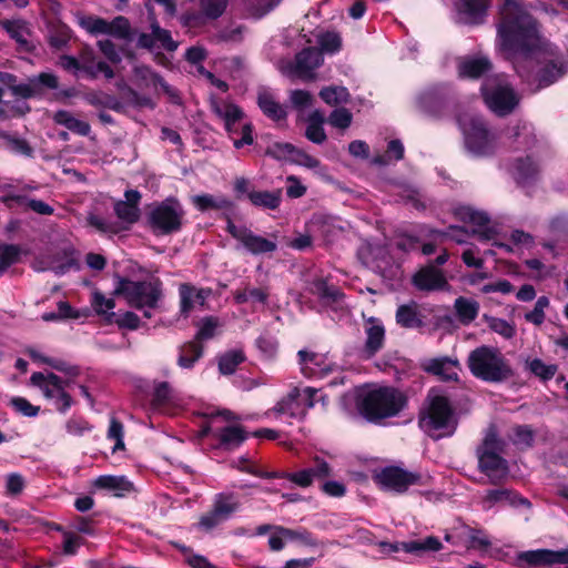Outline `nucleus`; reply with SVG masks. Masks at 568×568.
I'll return each mask as SVG.
<instances>
[{
    "label": "nucleus",
    "mask_w": 568,
    "mask_h": 568,
    "mask_svg": "<svg viewBox=\"0 0 568 568\" xmlns=\"http://www.w3.org/2000/svg\"><path fill=\"white\" fill-rule=\"evenodd\" d=\"M301 372L308 378H324L339 371L327 355L301 349L297 353Z\"/></svg>",
    "instance_id": "dca6fc26"
},
{
    "label": "nucleus",
    "mask_w": 568,
    "mask_h": 568,
    "mask_svg": "<svg viewBox=\"0 0 568 568\" xmlns=\"http://www.w3.org/2000/svg\"><path fill=\"white\" fill-rule=\"evenodd\" d=\"M79 24L91 36H110L119 40H130L132 28L130 21L122 16L108 21L97 16H85L79 19Z\"/></svg>",
    "instance_id": "2eb2a0df"
},
{
    "label": "nucleus",
    "mask_w": 568,
    "mask_h": 568,
    "mask_svg": "<svg viewBox=\"0 0 568 568\" xmlns=\"http://www.w3.org/2000/svg\"><path fill=\"white\" fill-rule=\"evenodd\" d=\"M124 197L125 200L115 203L114 211L121 221L133 224L140 217L139 203L141 194L135 190H129L125 192Z\"/></svg>",
    "instance_id": "a878e982"
},
{
    "label": "nucleus",
    "mask_w": 568,
    "mask_h": 568,
    "mask_svg": "<svg viewBox=\"0 0 568 568\" xmlns=\"http://www.w3.org/2000/svg\"><path fill=\"white\" fill-rule=\"evenodd\" d=\"M296 148L291 143L275 142L267 146L266 155L278 161L292 162Z\"/></svg>",
    "instance_id": "603ef678"
},
{
    "label": "nucleus",
    "mask_w": 568,
    "mask_h": 568,
    "mask_svg": "<svg viewBox=\"0 0 568 568\" xmlns=\"http://www.w3.org/2000/svg\"><path fill=\"white\" fill-rule=\"evenodd\" d=\"M515 445L520 447H529L534 440V432L529 426H516L510 436Z\"/></svg>",
    "instance_id": "338daca9"
},
{
    "label": "nucleus",
    "mask_w": 568,
    "mask_h": 568,
    "mask_svg": "<svg viewBox=\"0 0 568 568\" xmlns=\"http://www.w3.org/2000/svg\"><path fill=\"white\" fill-rule=\"evenodd\" d=\"M256 346L265 358H273L277 353V341L275 337L265 334L256 339Z\"/></svg>",
    "instance_id": "69168bd1"
},
{
    "label": "nucleus",
    "mask_w": 568,
    "mask_h": 568,
    "mask_svg": "<svg viewBox=\"0 0 568 568\" xmlns=\"http://www.w3.org/2000/svg\"><path fill=\"white\" fill-rule=\"evenodd\" d=\"M413 281L417 288L425 291L439 290L447 284L443 272L434 265L419 270Z\"/></svg>",
    "instance_id": "cd10ccee"
},
{
    "label": "nucleus",
    "mask_w": 568,
    "mask_h": 568,
    "mask_svg": "<svg viewBox=\"0 0 568 568\" xmlns=\"http://www.w3.org/2000/svg\"><path fill=\"white\" fill-rule=\"evenodd\" d=\"M467 365L476 378L488 383H501L514 374L503 353L494 346L483 345L471 351Z\"/></svg>",
    "instance_id": "39448f33"
},
{
    "label": "nucleus",
    "mask_w": 568,
    "mask_h": 568,
    "mask_svg": "<svg viewBox=\"0 0 568 568\" xmlns=\"http://www.w3.org/2000/svg\"><path fill=\"white\" fill-rule=\"evenodd\" d=\"M244 359L245 355L242 349L234 348L226 351L219 357V371L223 375H231Z\"/></svg>",
    "instance_id": "c03bdc74"
},
{
    "label": "nucleus",
    "mask_w": 568,
    "mask_h": 568,
    "mask_svg": "<svg viewBox=\"0 0 568 568\" xmlns=\"http://www.w3.org/2000/svg\"><path fill=\"white\" fill-rule=\"evenodd\" d=\"M288 541H297L304 545L311 544L310 535L305 531L292 530L276 526L268 538V546L272 550L278 551Z\"/></svg>",
    "instance_id": "bb28decb"
},
{
    "label": "nucleus",
    "mask_w": 568,
    "mask_h": 568,
    "mask_svg": "<svg viewBox=\"0 0 568 568\" xmlns=\"http://www.w3.org/2000/svg\"><path fill=\"white\" fill-rule=\"evenodd\" d=\"M404 155V145L399 140H392L387 145L385 154L373 158V163L377 165H388L393 161H398Z\"/></svg>",
    "instance_id": "09e8293b"
},
{
    "label": "nucleus",
    "mask_w": 568,
    "mask_h": 568,
    "mask_svg": "<svg viewBox=\"0 0 568 568\" xmlns=\"http://www.w3.org/2000/svg\"><path fill=\"white\" fill-rule=\"evenodd\" d=\"M2 26L17 42H27L28 27L23 20H7L2 22Z\"/></svg>",
    "instance_id": "4d7b16f0"
},
{
    "label": "nucleus",
    "mask_w": 568,
    "mask_h": 568,
    "mask_svg": "<svg viewBox=\"0 0 568 568\" xmlns=\"http://www.w3.org/2000/svg\"><path fill=\"white\" fill-rule=\"evenodd\" d=\"M192 203L200 211L229 209L232 205L225 196L212 194L194 195Z\"/></svg>",
    "instance_id": "79ce46f5"
},
{
    "label": "nucleus",
    "mask_w": 568,
    "mask_h": 568,
    "mask_svg": "<svg viewBox=\"0 0 568 568\" xmlns=\"http://www.w3.org/2000/svg\"><path fill=\"white\" fill-rule=\"evenodd\" d=\"M320 97L329 105L343 104L348 101L349 93L345 87H326L321 90Z\"/></svg>",
    "instance_id": "8fccbe9b"
},
{
    "label": "nucleus",
    "mask_w": 568,
    "mask_h": 568,
    "mask_svg": "<svg viewBox=\"0 0 568 568\" xmlns=\"http://www.w3.org/2000/svg\"><path fill=\"white\" fill-rule=\"evenodd\" d=\"M173 399V390L165 382L156 383L153 392V405L161 408L170 404Z\"/></svg>",
    "instance_id": "bf43d9fd"
},
{
    "label": "nucleus",
    "mask_w": 568,
    "mask_h": 568,
    "mask_svg": "<svg viewBox=\"0 0 568 568\" xmlns=\"http://www.w3.org/2000/svg\"><path fill=\"white\" fill-rule=\"evenodd\" d=\"M518 559L529 566L568 565V548L560 550L536 549L519 554Z\"/></svg>",
    "instance_id": "412c9836"
},
{
    "label": "nucleus",
    "mask_w": 568,
    "mask_h": 568,
    "mask_svg": "<svg viewBox=\"0 0 568 568\" xmlns=\"http://www.w3.org/2000/svg\"><path fill=\"white\" fill-rule=\"evenodd\" d=\"M20 248L17 245L8 244L0 246V276L14 263L18 262Z\"/></svg>",
    "instance_id": "6e6d98bb"
},
{
    "label": "nucleus",
    "mask_w": 568,
    "mask_h": 568,
    "mask_svg": "<svg viewBox=\"0 0 568 568\" xmlns=\"http://www.w3.org/2000/svg\"><path fill=\"white\" fill-rule=\"evenodd\" d=\"M211 108L223 120L225 130L236 149L253 143L252 124L242 122L244 113L236 104L225 99L212 98Z\"/></svg>",
    "instance_id": "9d476101"
},
{
    "label": "nucleus",
    "mask_w": 568,
    "mask_h": 568,
    "mask_svg": "<svg viewBox=\"0 0 568 568\" xmlns=\"http://www.w3.org/2000/svg\"><path fill=\"white\" fill-rule=\"evenodd\" d=\"M454 307L459 322L465 325L470 324L479 313V303L463 296L456 298Z\"/></svg>",
    "instance_id": "4c0bfd02"
},
{
    "label": "nucleus",
    "mask_w": 568,
    "mask_h": 568,
    "mask_svg": "<svg viewBox=\"0 0 568 568\" xmlns=\"http://www.w3.org/2000/svg\"><path fill=\"white\" fill-rule=\"evenodd\" d=\"M281 194L282 192L280 190L277 191H257V192H250L248 199L251 203L255 206L274 210L278 207L281 204Z\"/></svg>",
    "instance_id": "a18cd8bd"
},
{
    "label": "nucleus",
    "mask_w": 568,
    "mask_h": 568,
    "mask_svg": "<svg viewBox=\"0 0 568 568\" xmlns=\"http://www.w3.org/2000/svg\"><path fill=\"white\" fill-rule=\"evenodd\" d=\"M489 6V0H457L458 19L464 23L479 24L484 21Z\"/></svg>",
    "instance_id": "5701e85b"
},
{
    "label": "nucleus",
    "mask_w": 568,
    "mask_h": 568,
    "mask_svg": "<svg viewBox=\"0 0 568 568\" xmlns=\"http://www.w3.org/2000/svg\"><path fill=\"white\" fill-rule=\"evenodd\" d=\"M184 211L174 199L155 204L149 212V223L156 234H170L180 230Z\"/></svg>",
    "instance_id": "4468645a"
},
{
    "label": "nucleus",
    "mask_w": 568,
    "mask_h": 568,
    "mask_svg": "<svg viewBox=\"0 0 568 568\" xmlns=\"http://www.w3.org/2000/svg\"><path fill=\"white\" fill-rule=\"evenodd\" d=\"M257 103L262 112L273 121H281L286 118L285 108L277 102L270 90L262 89L258 91Z\"/></svg>",
    "instance_id": "2f4dec72"
},
{
    "label": "nucleus",
    "mask_w": 568,
    "mask_h": 568,
    "mask_svg": "<svg viewBox=\"0 0 568 568\" xmlns=\"http://www.w3.org/2000/svg\"><path fill=\"white\" fill-rule=\"evenodd\" d=\"M323 62L322 52L315 48L302 50L296 55V73L300 78L308 80L312 72Z\"/></svg>",
    "instance_id": "c85d7f7f"
},
{
    "label": "nucleus",
    "mask_w": 568,
    "mask_h": 568,
    "mask_svg": "<svg viewBox=\"0 0 568 568\" xmlns=\"http://www.w3.org/2000/svg\"><path fill=\"white\" fill-rule=\"evenodd\" d=\"M227 230L251 254L258 255L270 253L277 247L275 241L260 236L244 226H236L232 222H229Z\"/></svg>",
    "instance_id": "a211bd4d"
},
{
    "label": "nucleus",
    "mask_w": 568,
    "mask_h": 568,
    "mask_svg": "<svg viewBox=\"0 0 568 568\" xmlns=\"http://www.w3.org/2000/svg\"><path fill=\"white\" fill-rule=\"evenodd\" d=\"M317 42L320 44L321 51L327 53L337 52L342 45V40L338 33L331 31L318 34Z\"/></svg>",
    "instance_id": "13d9d810"
},
{
    "label": "nucleus",
    "mask_w": 568,
    "mask_h": 568,
    "mask_svg": "<svg viewBox=\"0 0 568 568\" xmlns=\"http://www.w3.org/2000/svg\"><path fill=\"white\" fill-rule=\"evenodd\" d=\"M203 346L197 341H192L180 348L178 365L182 368L190 369L202 357Z\"/></svg>",
    "instance_id": "ea45409f"
},
{
    "label": "nucleus",
    "mask_w": 568,
    "mask_h": 568,
    "mask_svg": "<svg viewBox=\"0 0 568 568\" xmlns=\"http://www.w3.org/2000/svg\"><path fill=\"white\" fill-rule=\"evenodd\" d=\"M181 298V312L187 316L192 311L204 306L205 301L211 295L209 288H196L190 284H182L179 288Z\"/></svg>",
    "instance_id": "393cba45"
},
{
    "label": "nucleus",
    "mask_w": 568,
    "mask_h": 568,
    "mask_svg": "<svg viewBox=\"0 0 568 568\" xmlns=\"http://www.w3.org/2000/svg\"><path fill=\"white\" fill-rule=\"evenodd\" d=\"M151 30L153 31L155 48H162L168 51H175L178 49V42L171 37L170 31L160 28L154 21L151 23Z\"/></svg>",
    "instance_id": "3c124183"
},
{
    "label": "nucleus",
    "mask_w": 568,
    "mask_h": 568,
    "mask_svg": "<svg viewBox=\"0 0 568 568\" xmlns=\"http://www.w3.org/2000/svg\"><path fill=\"white\" fill-rule=\"evenodd\" d=\"M116 292L122 294L126 302L139 310H143L146 318L152 317V311L158 307L161 298V283L159 281H121Z\"/></svg>",
    "instance_id": "9b49d317"
},
{
    "label": "nucleus",
    "mask_w": 568,
    "mask_h": 568,
    "mask_svg": "<svg viewBox=\"0 0 568 568\" xmlns=\"http://www.w3.org/2000/svg\"><path fill=\"white\" fill-rule=\"evenodd\" d=\"M457 68L459 77L477 79L490 70L491 63L486 57H467L459 60Z\"/></svg>",
    "instance_id": "c756f323"
},
{
    "label": "nucleus",
    "mask_w": 568,
    "mask_h": 568,
    "mask_svg": "<svg viewBox=\"0 0 568 568\" xmlns=\"http://www.w3.org/2000/svg\"><path fill=\"white\" fill-rule=\"evenodd\" d=\"M422 428L434 438L454 434L457 427L456 413L449 399L437 390H430L427 406L420 417Z\"/></svg>",
    "instance_id": "20e7f679"
},
{
    "label": "nucleus",
    "mask_w": 568,
    "mask_h": 568,
    "mask_svg": "<svg viewBox=\"0 0 568 568\" xmlns=\"http://www.w3.org/2000/svg\"><path fill=\"white\" fill-rule=\"evenodd\" d=\"M481 94L487 108L498 116L511 113L520 102L519 93L504 74L487 78L481 85Z\"/></svg>",
    "instance_id": "6e6552de"
},
{
    "label": "nucleus",
    "mask_w": 568,
    "mask_h": 568,
    "mask_svg": "<svg viewBox=\"0 0 568 568\" xmlns=\"http://www.w3.org/2000/svg\"><path fill=\"white\" fill-rule=\"evenodd\" d=\"M459 126L463 131L467 150L477 156L494 154L500 145V136L490 131L480 116H460Z\"/></svg>",
    "instance_id": "1a4fd4ad"
},
{
    "label": "nucleus",
    "mask_w": 568,
    "mask_h": 568,
    "mask_svg": "<svg viewBox=\"0 0 568 568\" xmlns=\"http://www.w3.org/2000/svg\"><path fill=\"white\" fill-rule=\"evenodd\" d=\"M270 292L267 287H253L245 286L243 290H239L234 293L236 303H254L265 305L268 298Z\"/></svg>",
    "instance_id": "a19ab883"
},
{
    "label": "nucleus",
    "mask_w": 568,
    "mask_h": 568,
    "mask_svg": "<svg viewBox=\"0 0 568 568\" xmlns=\"http://www.w3.org/2000/svg\"><path fill=\"white\" fill-rule=\"evenodd\" d=\"M352 113L344 109H335L328 116V123L337 129H347L352 123Z\"/></svg>",
    "instance_id": "774afa93"
},
{
    "label": "nucleus",
    "mask_w": 568,
    "mask_h": 568,
    "mask_svg": "<svg viewBox=\"0 0 568 568\" xmlns=\"http://www.w3.org/2000/svg\"><path fill=\"white\" fill-rule=\"evenodd\" d=\"M497 24V49L532 91L546 88L568 71V58L539 31L537 21L517 0H505Z\"/></svg>",
    "instance_id": "f257e3e1"
},
{
    "label": "nucleus",
    "mask_w": 568,
    "mask_h": 568,
    "mask_svg": "<svg viewBox=\"0 0 568 568\" xmlns=\"http://www.w3.org/2000/svg\"><path fill=\"white\" fill-rule=\"evenodd\" d=\"M455 215L460 221L471 225L473 232L483 240H490L494 235V229L490 225V219L484 211L476 210L470 205H460L455 209Z\"/></svg>",
    "instance_id": "aec40b11"
},
{
    "label": "nucleus",
    "mask_w": 568,
    "mask_h": 568,
    "mask_svg": "<svg viewBox=\"0 0 568 568\" xmlns=\"http://www.w3.org/2000/svg\"><path fill=\"white\" fill-rule=\"evenodd\" d=\"M402 549L405 552L420 555L429 551H438L442 549V542L438 538L429 536L422 540H410L402 542Z\"/></svg>",
    "instance_id": "37998d69"
},
{
    "label": "nucleus",
    "mask_w": 568,
    "mask_h": 568,
    "mask_svg": "<svg viewBox=\"0 0 568 568\" xmlns=\"http://www.w3.org/2000/svg\"><path fill=\"white\" fill-rule=\"evenodd\" d=\"M58 78L51 72H42L39 75L29 78L27 82L13 87V93L22 98H32L41 94L42 89H57Z\"/></svg>",
    "instance_id": "4be33fe9"
},
{
    "label": "nucleus",
    "mask_w": 568,
    "mask_h": 568,
    "mask_svg": "<svg viewBox=\"0 0 568 568\" xmlns=\"http://www.w3.org/2000/svg\"><path fill=\"white\" fill-rule=\"evenodd\" d=\"M549 306V300L540 296L531 312L525 314V320L534 325H541L545 321V310Z\"/></svg>",
    "instance_id": "680f3d73"
},
{
    "label": "nucleus",
    "mask_w": 568,
    "mask_h": 568,
    "mask_svg": "<svg viewBox=\"0 0 568 568\" xmlns=\"http://www.w3.org/2000/svg\"><path fill=\"white\" fill-rule=\"evenodd\" d=\"M481 501L486 509H489L497 504H508L513 507L524 506L528 509L531 507V504L527 498L520 496L515 490L507 488L487 490L483 496Z\"/></svg>",
    "instance_id": "b1692460"
},
{
    "label": "nucleus",
    "mask_w": 568,
    "mask_h": 568,
    "mask_svg": "<svg viewBox=\"0 0 568 568\" xmlns=\"http://www.w3.org/2000/svg\"><path fill=\"white\" fill-rule=\"evenodd\" d=\"M53 120L57 124L67 128L78 135L85 136L90 133L91 130L90 124L87 121L77 118L71 112L65 110L55 112Z\"/></svg>",
    "instance_id": "f704fd0d"
},
{
    "label": "nucleus",
    "mask_w": 568,
    "mask_h": 568,
    "mask_svg": "<svg viewBox=\"0 0 568 568\" xmlns=\"http://www.w3.org/2000/svg\"><path fill=\"white\" fill-rule=\"evenodd\" d=\"M67 374L65 379L51 372L33 373L30 378L31 384L38 387L45 398L52 400L61 413H65L73 404L70 390L75 385L78 369L71 368Z\"/></svg>",
    "instance_id": "0eeeda50"
},
{
    "label": "nucleus",
    "mask_w": 568,
    "mask_h": 568,
    "mask_svg": "<svg viewBox=\"0 0 568 568\" xmlns=\"http://www.w3.org/2000/svg\"><path fill=\"white\" fill-rule=\"evenodd\" d=\"M358 412L369 422H379L398 415L406 406V396L389 386L366 385L352 393Z\"/></svg>",
    "instance_id": "7ed1b4c3"
},
{
    "label": "nucleus",
    "mask_w": 568,
    "mask_h": 568,
    "mask_svg": "<svg viewBox=\"0 0 568 568\" xmlns=\"http://www.w3.org/2000/svg\"><path fill=\"white\" fill-rule=\"evenodd\" d=\"M305 470L310 471V476L313 481L316 479H324L332 474V467L322 457H314L312 466L305 468Z\"/></svg>",
    "instance_id": "0e129e2a"
},
{
    "label": "nucleus",
    "mask_w": 568,
    "mask_h": 568,
    "mask_svg": "<svg viewBox=\"0 0 568 568\" xmlns=\"http://www.w3.org/2000/svg\"><path fill=\"white\" fill-rule=\"evenodd\" d=\"M324 122V115L318 110L313 111L308 115L305 135L313 143L322 144L326 140V133L323 128Z\"/></svg>",
    "instance_id": "58836bf2"
},
{
    "label": "nucleus",
    "mask_w": 568,
    "mask_h": 568,
    "mask_svg": "<svg viewBox=\"0 0 568 568\" xmlns=\"http://www.w3.org/2000/svg\"><path fill=\"white\" fill-rule=\"evenodd\" d=\"M426 369L443 379L453 381L458 377L459 364L450 358H435L428 362Z\"/></svg>",
    "instance_id": "c9c22d12"
},
{
    "label": "nucleus",
    "mask_w": 568,
    "mask_h": 568,
    "mask_svg": "<svg viewBox=\"0 0 568 568\" xmlns=\"http://www.w3.org/2000/svg\"><path fill=\"white\" fill-rule=\"evenodd\" d=\"M396 321L400 326L413 328L420 325V320L414 306L402 305L396 313Z\"/></svg>",
    "instance_id": "5fc2aeb1"
},
{
    "label": "nucleus",
    "mask_w": 568,
    "mask_h": 568,
    "mask_svg": "<svg viewBox=\"0 0 568 568\" xmlns=\"http://www.w3.org/2000/svg\"><path fill=\"white\" fill-rule=\"evenodd\" d=\"M363 329L365 334V343L362 348V357L368 359L375 356L384 347L386 331L383 322L376 317L365 318Z\"/></svg>",
    "instance_id": "6ab92c4d"
},
{
    "label": "nucleus",
    "mask_w": 568,
    "mask_h": 568,
    "mask_svg": "<svg viewBox=\"0 0 568 568\" xmlns=\"http://www.w3.org/2000/svg\"><path fill=\"white\" fill-rule=\"evenodd\" d=\"M133 81L145 88H153L158 90L161 88L165 93L173 95L171 88L162 80V78L154 73L149 67L134 65L133 68Z\"/></svg>",
    "instance_id": "7c9ffc66"
},
{
    "label": "nucleus",
    "mask_w": 568,
    "mask_h": 568,
    "mask_svg": "<svg viewBox=\"0 0 568 568\" xmlns=\"http://www.w3.org/2000/svg\"><path fill=\"white\" fill-rule=\"evenodd\" d=\"M83 71H85L91 77H98L99 74H103L106 79H112L114 77V72L111 67L104 61H88L83 57Z\"/></svg>",
    "instance_id": "e2e57ef3"
},
{
    "label": "nucleus",
    "mask_w": 568,
    "mask_h": 568,
    "mask_svg": "<svg viewBox=\"0 0 568 568\" xmlns=\"http://www.w3.org/2000/svg\"><path fill=\"white\" fill-rule=\"evenodd\" d=\"M484 321L494 333L506 339L513 338L516 334V326L504 318L484 315Z\"/></svg>",
    "instance_id": "de8ad7c7"
},
{
    "label": "nucleus",
    "mask_w": 568,
    "mask_h": 568,
    "mask_svg": "<svg viewBox=\"0 0 568 568\" xmlns=\"http://www.w3.org/2000/svg\"><path fill=\"white\" fill-rule=\"evenodd\" d=\"M234 418L229 410L211 413L201 430V435H213L219 440L221 447L225 449H234L239 447L246 438L244 430L239 425L221 426L220 422Z\"/></svg>",
    "instance_id": "ddd939ff"
},
{
    "label": "nucleus",
    "mask_w": 568,
    "mask_h": 568,
    "mask_svg": "<svg viewBox=\"0 0 568 568\" xmlns=\"http://www.w3.org/2000/svg\"><path fill=\"white\" fill-rule=\"evenodd\" d=\"M515 152H525L526 156H517L510 164L509 172L521 186L535 182L539 176V164L534 158V150L539 141L534 126L528 122H517L510 126L503 142Z\"/></svg>",
    "instance_id": "f03ea898"
},
{
    "label": "nucleus",
    "mask_w": 568,
    "mask_h": 568,
    "mask_svg": "<svg viewBox=\"0 0 568 568\" xmlns=\"http://www.w3.org/2000/svg\"><path fill=\"white\" fill-rule=\"evenodd\" d=\"M528 369L537 377L548 381L557 373V365L546 364L539 358H534L527 363Z\"/></svg>",
    "instance_id": "864d4df0"
},
{
    "label": "nucleus",
    "mask_w": 568,
    "mask_h": 568,
    "mask_svg": "<svg viewBox=\"0 0 568 568\" xmlns=\"http://www.w3.org/2000/svg\"><path fill=\"white\" fill-rule=\"evenodd\" d=\"M74 265V262L72 258L68 257L64 263L58 264L53 258H36L32 263V267L37 272H43V271H52L58 275H62L65 272H68L72 266Z\"/></svg>",
    "instance_id": "49530a36"
},
{
    "label": "nucleus",
    "mask_w": 568,
    "mask_h": 568,
    "mask_svg": "<svg viewBox=\"0 0 568 568\" xmlns=\"http://www.w3.org/2000/svg\"><path fill=\"white\" fill-rule=\"evenodd\" d=\"M240 508V500L234 493H220L215 495L213 509L222 517L229 519Z\"/></svg>",
    "instance_id": "e433bc0d"
},
{
    "label": "nucleus",
    "mask_w": 568,
    "mask_h": 568,
    "mask_svg": "<svg viewBox=\"0 0 568 568\" xmlns=\"http://www.w3.org/2000/svg\"><path fill=\"white\" fill-rule=\"evenodd\" d=\"M504 446L505 443L498 437L496 427H488L477 454L479 468L493 485L504 483L509 475L508 464L499 455Z\"/></svg>",
    "instance_id": "423d86ee"
},
{
    "label": "nucleus",
    "mask_w": 568,
    "mask_h": 568,
    "mask_svg": "<svg viewBox=\"0 0 568 568\" xmlns=\"http://www.w3.org/2000/svg\"><path fill=\"white\" fill-rule=\"evenodd\" d=\"M273 412L280 416L290 418H301L305 415L303 406L298 399V388L292 389L286 397L280 400L273 408Z\"/></svg>",
    "instance_id": "72a5a7b5"
},
{
    "label": "nucleus",
    "mask_w": 568,
    "mask_h": 568,
    "mask_svg": "<svg viewBox=\"0 0 568 568\" xmlns=\"http://www.w3.org/2000/svg\"><path fill=\"white\" fill-rule=\"evenodd\" d=\"M91 304H92L93 310L98 314L109 315V316L114 315V313L112 312L113 308L115 307L114 301L112 298L105 297L100 292H94L92 294Z\"/></svg>",
    "instance_id": "052dcab7"
},
{
    "label": "nucleus",
    "mask_w": 568,
    "mask_h": 568,
    "mask_svg": "<svg viewBox=\"0 0 568 568\" xmlns=\"http://www.w3.org/2000/svg\"><path fill=\"white\" fill-rule=\"evenodd\" d=\"M98 489L112 493L114 496H123L132 489V484L124 476L102 475L93 483Z\"/></svg>",
    "instance_id": "473e14b6"
},
{
    "label": "nucleus",
    "mask_w": 568,
    "mask_h": 568,
    "mask_svg": "<svg viewBox=\"0 0 568 568\" xmlns=\"http://www.w3.org/2000/svg\"><path fill=\"white\" fill-rule=\"evenodd\" d=\"M430 479L427 474L413 473L395 466L385 467L375 475V480L382 489L396 494H403L412 486H427Z\"/></svg>",
    "instance_id": "f8f14e48"
},
{
    "label": "nucleus",
    "mask_w": 568,
    "mask_h": 568,
    "mask_svg": "<svg viewBox=\"0 0 568 568\" xmlns=\"http://www.w3.org/2000/svg\"><path fill=\"white\" fill-rule=\"evenodd\" d=\"M346 226L347 223L336 216L315 213L308 223V232L321 237L324 243L331 244L346 231Z\"/></svg>",
    "instance_id": "f3484780"
}]
</instances>
